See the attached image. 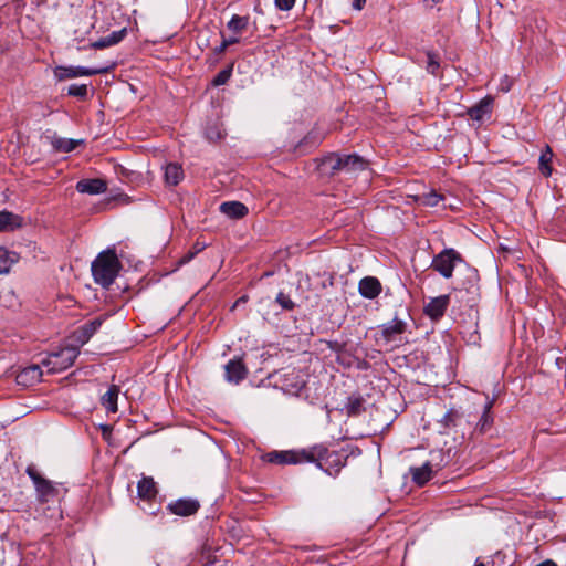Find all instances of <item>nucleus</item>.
Instances as JSON below:
<instances>
[{
    "label": "nucleus",
    "instance_id": "obj_20",
    "mask_svg": "<svg viewBox=\"0 0 566 566\" xmlns=\"http://www.w3.org/2000/svg\"><path fill=\"white\" fill-rule=\"evenodd\" d=\"M126 34H127V31H126L125 28H123L120 30H117V31H113L111 34H108V35H106L104 38H101L99 40L93 42L92 43V48L96 49V50H101V49H105V48H109V46L116 45L120 41L124 40Z\"/></svg>",
    "mask_w": 566,
    "mask_h": 566
},
{
    "label": "nucleus",
    "instance_id": "obj_11",
    "mask_svg": "<svg viewBox=\"0 0 566 566\" xmlns=\"http://www.w3.org/2000/svg\"><path fill=\"white\" fill-rule=\"evenodd\" d=\"M167 509L174 515L190 516L198 512L200 503L196 499L182 497L170 502Z\"/></svg>",
    "mask_w": 566,
    "mask_h": 566
},
{
    "label": "nucleus",
    "instance_id": "obj_15",
    "mask_svg": "<svg viewBox=\"0 0 566 566\" xmlns=\"http://www.w3.org/2000/svg\"><path fill=\"white\" fill-rule=\"evenodd\" d=\"M282 386L286 392L297 395L305 386V380L295 369H292L283 374Z\"/></svg>",
    "mask_w": 566,
    "mask_h": 566
},
{
    "label": "nucleus",
    "instance_id": "obj_28",
    "mask_svg": "<svg viewBox=\"0 0 566 566\" xmlns=\"http://www.w3.org/2000/svg\"><path fill=\"white\" fill-rule=\"evenodd\" d=\"M249 24V17H242L238 14H233L230 21L227 23L228 30H230L234 34H240L242 31L247 29Z\"/></svg>",
    "mask_w": 566,
    "mask_h": 566
},
{
    "label": "nucleus",
    "instance_id": "obj_17",
    "mask_svg": "<svg viewBox=\"0 0 566 566\" xmlns=\"http://www.w3.org/2000/svg\"><path fill=\"white\" fill-rule=\"evenodd\" d=\"M80 193L101 195L107 190V185L102 179H81L75 186Z\"/></svg>",
    "mask_w": 566,
    "mask_h": 566
},
{
    "label": "nucleus",
    "instance_id": "obj_26",
    "mask_svg": "<svg viewBox=\"0 0 566 566\" xmlns=\"http://www.w3.org/2000/svg\"><path fill=\"white\" fill-rule=\"evenodd\" d=\"M184 178V171L180 165L176 163L168 164L165 167V181L170 186H176Z\"/></svg>",
    "mask_w": 566,
    "mask_h": 566
},
{
    "label": "nucleus",
    "instance_id": "obj_35",
    "mask_svg": "<svg viewBox=\"0 0 566 566\" xmlns=\"http://www.w3.org/2000/svg\"><path fill=\"white\" fill-rule=\"evenodd\" d=\"M459 418V413L455 410H449L443 417L441 422L444 424L446 428L454 427L457 426V420Z\"/></svg>",
    "mask_w": 566,
    "mask_h": 566
},
{
    "label": "nucleus",
    "instance_id": "obj_31",
    "mask_svg": "<svg viewBox=\"0 0 566 566\" xmlns=\"http://www.w3.org/2000/svg\"><path fill=\"white\" fill-rule=\"evenodd\" d=\"M442 199L443 196L437 193L436 191H430L419 197V201L421 202V205L427 207H436Z\"/></svg>",
    "mask_w": 566,
    "mask_h": 566
},
{
    "label": "nucleus",
    "instance_id": "obj_34",
    "mask_svg": "<svg viewBox=\"0 0 566 566\" xmlns=\"http://www.w3.org/2000/svg\"><path fill=\"white\" fill-rule=\"evenodd\" d=\"M67 94L71 96L85 98L87 96V86L85 84H72L69 87Z\"/></svg>",
    "mask_w": 566,
    "mask_h": 566
},
{
    "label": "nucleus",
    "instance_id": "obj_39",
    "mask_svg": "<svg viewBox=\"0 0 566 566\" xmlns=\"http://www.w3.org/2000/svg\"><path fill=\"white\" fill-rule=\"evenodd\" d=\"M238 42H239V38L238 36H231V38H228V39L223 38V40L220 43V45L214 49V52L217 54H222L227 50L228 46H230L232 44H235Z\"/></svg>",
    "mask_w": 566,
    "mask_h": 566
},
{
    "label": "nucleus",
    "instance_id": "obj_18",
    "mask_svg": "<svg viewBox=\"0 0 566 566\" xmlns=\"http://www.w3.org/2000/svg\"><path fill=\"white\" fill-rule=\"evenodd\" d=\"M138 497L146 502H153L158 494L156 482L150 476H144L137 484Z\"/></svg>",
    "mask_w": 566,
    "mask_h": 566
},
{
    "label": "nucleus",
    "instance_id": "obj_13",
    "mask_svg": "<svg viewBox=\"0 0 566 566\" xmlns=\"http://www.w3.org/2000/svg\"><path fill=\"white\" fill-rule=\"evenodd\" d=\"M226 379L229 382L239 384L247 377L248 370L242 359H231L224 366Z\"/></svg>",
    "mask_w": 566,
    "mask_h": 566
},
{
    "label": "nucleus",
    "instance_id": "obj_12",
    "mask_svg": "<svg viewBox=\"0 0 566 566\" xmlns=\"http://www.w3.org/2000/svg\"><path fill=\"white\" fill-rule=\"evenodd\" d=\"M493 98L485 96L478 104L467 109V115L473 123L482 124L485 119L490 118L492 113Z\"/></svg>",
    "mask_w": 566,
    "mask_h": 566
},
{
    "label": "nucleus",
    "instance_id": "obj_45",
    "mask_svg": "<svg viewBox=\"0 0 566 566\" xmlns=\"http://www.w3.org/2000/svg\"><path fill=\"white\" fill-rule=\"evenodd\" d=\"M248 301V297L247 296H241L240 298L237 300V302L234 303L233 305V308L239 306L241 303H245Z\"/></svg>",
    "mask_w": 566,
    "mask_h": 566
},
{
    "label": "nucleus",
    "instance_id": "obj_43",
    "mask_svg": "<svg viewBox=\"0 0 566 566\" xmlns=\"http://www.w3.org/2000/svg\"><path fill=\"white\" fill-rule=\"evenodd\" d=\"M440 0H423V3L428 7V8H433L437 3H439Z\"/></svg>",
    "mask_w": 566,
    "mask_h": 566
},
{
    "label": "nucleus",
    "instance_id": "obj_10",
    "mask_svg": "<svg viewBox=\"0 0 566 566\" xmlns=\"http://www.w3.org/2000/svg\"><path fill=\"white\" fill-rule=\"evenodd\" d=\"M407 322L395 317L392 321L379 326L380 338L384 339L385 343L395 342L407 331Z\"/></svg>",
    "mask_w": 566,
    "mask_h": 566
},
{
    "label": "nucleus",
    "instance_id": "obj_42",
    "mask_svg": "<svg viewBox=\"0 0 566 566\" xmlns=\"http://www.w3.org/2000/svg\"><path fill=\"white\" fill-rule=\"evenodd\" d=\"M366 3V0H353V8L356 10H361Z\"/></svg>",
    "mask_w": 566,
    "mask_h": 566
},
{
    "label": "nucleus",
    "instance_id": "obj_41",
    "mask_svg": "<svg viewBox=\"0 0 566 566\" xmlns=\"http://www.w3.org/2000/svg\"><path fill=\"white\" fill-rule=\"evenodd\" d=\"M193 251H189L182 259L180 260L181 263L189 262L198 252H200L203 249V245H199L198 243L193 247Z\"/></svg>",
    "mask_w": 566,
    "mask_h": 566
},
{
    "label": "nucleus",
    "instance_id": "obj_7",
    "mask_svg": "<svg viewBox=\"0 0 566 566\" xmlns=\"http://www.w3.org/2000/svg\"><path fill=\"white\" fill-rule=\"evenodd\" d=\"M307 449L301 451H271L263 455V459L269 463L275 464H298L306 462Z\"/></svg>",
    "mask_w": 566,
    "mask_h": 566
},
{
    "label": "nucleus",
    "instance_id": "obj_22",
    "mask_svg": "<svg viewBox=\"0 0 566 566\" xmlns=\"http://www.w3.org/2000/svg\"><path fill=\"white\" fill-rule=\"evenodd\" d=\"M22 219L18 214L9 211H0V231H11L20 228Z\"/></svg>",
    "mask_w": 566,
    "mask_h": 566
},
{
    "label": "nucleus",
    "instance_id": "obj_37",
    "mask_svg": "<svg viewBox=\"0 0 566 566\" xmlns=\"http://www.w3.org/2000/svg\"><path fill=\"white\" fill-rule=\"evenodd\" d=\"M276 302L282 306L284 310H293L294 308V302L290 298L289 295L284 294L283 292H280L276 295Z\"/></svg>",
    "mask_w": 566,
    "mask_h": 566
},
{
    "label": "nucleus",
    "instance_id": "obj_33",
    "mask_svg": "<svg viewBox=\"0 0 566 566\" xmlns=\"http://www.w3.org/2000/svg\"><path fill=\"white\" fill-rule=\"evenodd\" d=\"M439 67H440V63H439L438 55L432 52H428L427 53V64H426L427 71L430 74L436 75L438 73Z\"/></svg>",
    "mask_w": 566,
    "mask_h": 566
},
{
    "label": "nucleus",
    "instance_id": "obj_27",
    "mask_svg": "<svg viewBox=\"0 0 566 566\" xmlns=\"http://www.w3.org/2000/svg\"><path fill=\"white\" fill-rule=\"evenodd\" d=\"M15 262H18V254L0 247V274L8 273Z\"/></svg>",
    "mask_w": 566,
    "mask_h": 566
},
{
    "label": "nucleus",
    "instance_id": "obj_1",
    "mask_svg": "<svg viewBox=\"0 0 566 566\" xmlns=\"http://www.w3.org/2000/svg\"><path fill=\"white\" fill-rule=\"evenodd\" d=\"M91 269L95 283L103 287L111 286L122 269L115 249L102 251L92 262Z\"/></svg>",
    "mask_w": 566,
    "mask_h": 566
},
{
    "label": "nucleus",
    "instance_id": "obj_8",
    "mask_svg": "<svg viewBox=\"0 0 566 566\" xmlns=\"http://www.w3.org/2000/svg\"><path fill=\"white\" fill-rule=\"evenodd\" d=\"M450 305V295L444 294L436 297H430L423 306V313L431 321H440Z\"/></svg>",
    "mask_w": 566,
    "mask_h": 566
},
{
    "label": "nucleus",
    "instance_id": "obj_6",
    "mask_svg": "<svg viewBox=\"0 0 566 566\" xmlns=\"http://www.w3.org/2000/svg\"><path fill=\"white\" fill-rule=\"evenodd\" d=\"M109 66L105 67H84V66H57L54 70V75L59 81L67 78H75L80 76H92L104 74L109 71Z\"/></svg>",
    "mask_w": 566,
    "mask_h": 566
},
{
    "label": "nucleus",
    "instance_id": "obj_5",
    "mask_svg": "<svg viewBox=\"0 0 566 566\" xmlns=\"http://www.w3.org/2000/svg\"><path fill=\"white\" fill-rule=\"evenodd\" d=\"M460 261H462V258L455 250L444 249L433 258L431 266L443 277L450 279L453 274L455 263Z\"/></svg>",
    "mask_w": 566,
    "mask_h": 566
},
{
    "label": "nucleus",
    "instance_id": "obj_16",
    "mask_svg": "<svg viewBox=\"0 0 566 566\" xmlns=\"http://www.w3.org/2000/svg\"><path fill=\"white\" fill-rule=\"evenodd\" d=\"M42 370L38 365H31L18 373L15 379L18 385L29 387L41 380Z\"/></svg>",
    "mask_w": 566,
    "mask_h": 566
},
{
    "label": "nucleus",
    "instance_id": "obj_29",
    "mask_svg": "<svg viewBox=\"0 0 566 566\" xmlns=\"http://www.w3.org/2000/svg\"><path fill=\"white\" fill-rule=\"evenodd\" d=\"M364 403L365 400L359 396L349 397L345 406L347 416L354 417L360 415L364 411Z\"/></svg>",
    "mask_w": 566,
    "mask_h": 566
},
{
    "label": "nucleus",
    "instance_id": "obj_24",
    "mask_svg": "<svg viewBox=\"0 0 566 566\" xmlns=\"http://www.w3.org/2000/svg\"><path fill=\"white\" fill-rule=\"evenodd\" d=\"M104 322V317H96L87 323H85L83 326L80 327L78 333V339L82 343H86L102 326Z\"/></svg>",
    "mask_w": 566,
    "mask_h": 566
},
{
    "label": "nucleus",
    "instance_id": "obj_23",
    "mask_svg": "<svg viewBox=\"0 0 566 566\" xmlns=\"http://www.w3.org/2000/svg\"><path fill=\"white\" fill-rule=\"evenodd\" d=\"M554 154L552 148L546 145L542 150L539 159H538V170L544 177H549L553 172L552 160Z\"/></svg>",
    "mask_w": 566,
    "mask_h": 566
},
{
    "label": "nucleus",
    "instance_id": "obj_44",
    "mask_svg": "<svg viewBox=\"0 0 566 566\" xmlns=\"http://www.w3.org/2000/svg\"><path fill=\"white\" fill-rule=\"evenodd\" d=\"M536 566H557V565L553 560L547 559V560H544V562L539 563Z\"/></svg>",
    "mask_w": 566,
    "mask_h": 566
},
{
    "label": "nucleus",
    "instance_id": "obj_46",
    "mask_svg": "<svg viewBox=\"0 0 566 566\" xmlns=\"http://www.w3.org/2000/svg\"><path fill=\"white\" fill-rule=\"evenodd\" d=\"M149 513H150V514H155V513H156V511H155V510H150V511H149Z\"/></svg>",
    "mask_w": 566,
    "mask_h": 566
},
{
    "label": "nucleus",
    "instance_id": "obj_14",
    "mask_svg": "<svg viewBox=\"0 0 566 566\" xmlns=\"http://www.w3.org/2000/svg\"><path fill=\"white\" fill-rule=\"evenodd\" d=\"M358 291L365 298L374 300L381 293V284L375 276H366L359 281Z\"/></svg>",
    "mask_w": 566,
    "mask_h": 566
},
{
    "label": "nucleus",
    "instance_id": "obj_25",
    "mask_svg": "<svg viewBox=\"0 0 566 566\" xmlns=\"http://www.w3.org/2000/svg\"><path fill=\"white\" fill-rule=\"evenodd\" d=\"M119 389L117 386L113 385L108 388V390L102 396L101 402L103 407L108 412L117 411V399H118Z\"/></svg>",
    "mask_w": 566,
    "mask_h": 566
},
{
    "label": "nucleus",
    "instance_id": "obj_3",
    "mask_svg": "<svg viewBox=\"0 0 566 566\" xmlns=\"http://www.w3.org/2000/svg\"><path fill=\"white\" fill-rule=\"evenodd\" d=\"M322 165L324 169H329L333 172L337 170L354 172L364 170L367 167V163L357 155L339 156L335 154L327 156Z\"/></svg>",
    "mask_w": 566,
    "mask_h": 566
},
{
    "label": "nucleus",
    "instance_id": "obj_38",
    "mask_svg": "<svg viewBox=\"0 0 566 566\" xmlns=\"http://www.w3.org/2000/svg\"><path fill=\"white\" fill-rule=\"evenodd\" d=\"M77 144H78V142L74 140V139H62L59 142L56 147L60 150L69 153V151L74 150L76 148Z\"/></svg>",
    "mask_w": 566,
    "mask_h": 566
},
{
    "label": "nucleus",
    "instance_id": "obj_2",
    "mask_svg": "<svg viewBox=\"0 0 566 566\" xmlns=\"http://www.w3.org/2000/svg\"><path fill=\"white\" fill-rule=\"evenodd\" d=\"M306 462H314L328 475L337 474L345 464L344 457L335 451H329L326 447L319 444L306 450Z\"/></svg>",
    "mask_w": 566,
    "mask_h": 566
},
{
    "label": "nucleus",
    "instance_id": "obj_9",
    "mask_svg": "<svg viewBox=\"0 0 566 566\" xmlns=\"http://www.w3.org/2000/svg\"><path fill=\"white\" fill-rule=\"evenodd\" d=\"M27 473L33 481L41 501L46 502L50 497L54 496L56 493L55 488L49 480L42 478L34 467L29 465L27 468Z\"/></svg>",
    "mask_w": 566,
    "mask_h": 566
},
{
    "label": "nucleus",
    "instance_id": "obj_19",
    "mask_svg": "<svg viewBox=\"0 0 566 566\" xmlns=\"http://www.w3.org/2000/svg\"><path fill=\"white\" fill-rule=\"evenodd\" d=\"M220 211L231 219H241L249 212L247 206L240 201H226L221 203Z\"/></svg>",
    "mask_w": 566,
    "mask_h": 566
},
{
    "label": "nucleus",
    "instance_id": "obj_47",
    "mask_svg": "<svg viewBox=\"0 0 566 566\" xmlns=\"http://www.w3.org/2000/svg\"><path fill=\"white\" fill-rule=\"evenodd\" d=\"M475 566H485V565L481 563V564H478V565H475Z\"/></svg>",
    "mask_w": 566,
    "mask_h": 566
},
{
    "label": "nucleus",
    "instance_id": "obj_32",
    "mask_svg": "<svg viewBox=\"0 0 566 566\" xmlns=\"http://www.w3.org/2000/svg\"><path fill=\"white\" fill-rule=\"evenodd\" d=\"M233 65H229L228 67L221 70L212 80L211 84L213 86H221L226 84L231 75H232Z\"/></svg>",
    "mask_w": 566,
    "mask_h": 566
},
{
    "label": "nucleus",
    "instance_id": "obj_4",
    "mask_svg": "<svg viewBox=\"0 0 566 566\" xmlns=\"http://www.w3.org/2000/svg\"><path fill=\"white\" fill-rule=\"evenodd\" d=\"M78 349L73 346L64 347L59 352L51 353L42 364L50 373H60L71 367L78 356Z\"/></svg>",
    "mask_w": 566,
    "mask_h": 566
},
{
    "label": "nucleus",
    "instance_id": "obj_40",
    "mask_svg": "<svg viewBox=\"0 0 566 566\" xmlns=\"http://www.w3.org/2000/svg\"><path fill=\"white\" fill-rule=\"evenodd\" d=\"M295 4V0H275V6L279 10L289 11Z\"/></svg>",
    "mask_w": 566,
    "mask_h": 566
},
{
    "label": "nucleus",
    "instance_id": "obj_21",
    "mask_svg": "<svg viewBox=\"0 0 566 566\" xmlns=\"http://www.w3.org/2000/svg\"><path fill=\"white\" fill-rule=\"evenodd\" d=\"M410 474L412 481L419 486H422L431 479L432 467L429 462L423 463L421 467H412L410 468Z\"/></svg>",
    "mask_w": 566,
    "mask_h": 566
},
{
    "label": "nucleus",
    "instance_id": "obj_36",
    "mask_svg": "<svg viewBox=\"0 0 566 566\" xmlns=\"http://www.w3.org/2000/svg\"><path fill=\"white\" fill-rule=\"evenodd\" d=\"M206 137L211 142H217L223 137V133L218 126H209L206 129Z\"/></svg>",
    "mask_w": 566,
    "mask_h": 566
},
{
    "label": "nucleus",
    "instance_id": "obj_30",
    "mask_svg": "<svg viewBox=\"0 0 566 566\" xmlns=\"http://www.w3.org/2000/svg\"><path fill=\"white\" fill-rule=\"evenodd\" d=\"M492 406H493V401H489L485 405L483 413L478 422V428H479L480 432H482V433L485 432L486 430H489V428L491 427V424L493 422V417L491 415Z\"/></svg>",
    "mask_w": 566,
    "mask_h": 566
}]
</instances>
